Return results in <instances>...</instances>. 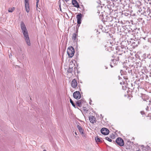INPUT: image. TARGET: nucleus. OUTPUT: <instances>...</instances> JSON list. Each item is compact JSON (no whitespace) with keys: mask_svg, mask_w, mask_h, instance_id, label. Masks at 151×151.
Returning <instances> with one entry per match:
<instances>
[{"mask_svg":"<svg viewBox=\"0 0 151 151\" xmlns=\"http://www.w3.org/2000/svg\"><path fill=\"white\" fill-rule=\"evenodd\" d=\"M20 27L27 44L28 46H30L31 43L28 32L26 26L23 22H21Z\"/></svg>","mask_w":151,"mask_h":151,"instance_id":"1","label":"nucleus"},{"mask_svg":"<svg viewBox=\"0 0 151 151\" xmlns=\"http://www.w3.org/2000/svg\"><path fill=\"white\" fill-rule=\"evenodd\" d=\"M74 49L73 47H70L68 48L67 53L69 57L72 58L73 57L74 55Z\"/></svg>","mask_w":151,"mask_h":151,"instance_id":"2","label":"nucleus"},{"mask_svg":"<svg viewBox=\"0 0 151 151\" xmlns=\"http://www.w3.org/2000/svg\"><path fill=\"white\" fill-rule=\"evenodd\" d=\"M116 142L120 146H122L124 145V141L121 138L119 137L117 138Z\"/></svg>","mask_w":151,"mask_h":151,"instance_id":"3","label":"nucleus"},{"mask_svg":"<svg viewBox=\"0 0 151 151\" xmlns=\"http://www.w3.org/2000/svg\"><path fill=\"white\" fill-rule=\"evenodd\" d=\"M73 96L74 98L77 99H79L81 98V95L78 91H76L73 94Z\"/></svg>","mask_w":151,"mask_h":151,"instance_id":"4","label":"nucleus"},{"mask_svg":"<svg viewBox=\"0 0 151 151\" xmlns=\"http://www.w3.org/2000/svg\"><path fill=\"white\" fill-rule=\"evenodd\" d=\"M77 85L78 83L76 80L75 79H73L71 83L72 87L76 89V88H77Z\"/></svg>","mask_w":151,"mask_h":151,"instance_id":"5","label":"nucleus"},{"mask_svg":"<svg viewBox=\"0 0 151 151\" xmlns=\"http://www.w3.org/2000/svg\"><path fill=\"white\" fill-rule=\"evenodd\" d=\"M101 132L102 134L104 135L108 134L109 133V130L107 128H103L101 129Z\"/></svg>","mask_w":151,"mask_h":151,"instance_id":"6","label":"nucleus"},{"mask_svg":"<svg viewBox=\"0 0 151 151\" xmlns=\"http://www.w3.org/2000/svg\"><path fill=\"white\" fill-rule=\"evenodd\" d=\"M89 119L90 122L91 123L93 124L96 122V118L94 116H90L89 117Z\"/></svg>","mask_w":151,"mask_h":151,"instance_id":"7","label":"nucleus"},{"mask_svg":"<svg viewBox=\"0 0 151 151\" xmlns=\"http://www.w3.org/2000/svg\"><path fill=\"white\" fill-rule=\"evenodd\" d=\"M25 10L28 13L29 11V1L24 2Z\"/></svg>","mask_w":151,"mask_h":151,"instance_id":"8","label":"nucleus"},{"mask_svg":"<svg viewBox=\"0 0 151 151\" xmlns=\"http://www.w3.org/2000/svg\"><path fill=\"white\" fill-rule=\"evenodd\" d=\"M82 15L81 14H78L77 15L76 18L77 20V23L78 24H80L81 23V20Z\"/></svg>","mask_w":151,"mask_h":151,"instance_id":"9","label":"nucleus"},{"mask_svg":"<svg viewBox=\"0 0 151 151\" xmlns=\"http://www.w3.org/2000/svg\"><path fill=\"white\" fill-rule=\"evenodd\" d=\"M72 3L73 4L74 6L76 7H79V5L77 2L76 0H73L72 1Z\"/></svg>","mask_w":151,"mask_h":151,"instance_id":"10","label":"nucleus"},{"mask_svg":"<svg viewBox=\"0 0 151 151\" xmlns=\"http://www.w3.org/2000/svg\"><path fill=\"white\" fill-rule=\"evenodd\" d=\"M77 127L79 131L80 132V133L82 135H83V134H84V133H83V129L80 126L78 125L77 126Z\"/></svg>","mask_w":151,"mask_h":151,"instance_id":"11","label":"nucleus"},{"mask_svg":"<svg viewBox=\"0 0 151 151\" xmlns=\"http://www.w3.org/2000/svg\"><path fill=\"white\" fill-rule=\"evenodd\" d=\"M71 64L69 65V68L68 70V72L69 73H71L73 70V67L71 66Z\"/></svg>","mask_w":151,"mask_h":151,"instance_id":"12","label":"nucleus"},{"mask_svg":"<svg viewBox=\"0 0 151 151\" xmlns=\"http://www.w3.org/2000/svg\"><path fill=\"white\" fill-rule=\"evenodd\" d=\"M78 35L77 34L74 33L73 35L72 39L74 40H76V38L77 37Z\"/></svg>","mask_w":151,"mask_h":151,"instance_id":"13","label":"nucleus"},{"mask_svg":"<svg viewBox=\"0 0 151 151\" xmlns=\"http://www.w3.org/2000/svg\"><path fill=\"white\" fill-rule=\"evenodd\" d=\"M14 9L15 8L14 7L9 8L8 10V11L9 12H12L14 10Z\"/></svg>","mask_w":151,"mask_h":151,"instance_id":"14","label":"nucleus"},{"mask_svg":"<svg viewBox=\"0 0 151 151\" xmlns=\"http://www.w3.org/2000/svg\"><path fill=\"white\" fill-rule=\"evenodd\" d=\"M95 139L96 142H100L101 141L100 139L98 137H95Z\"/></svg>","mask_w":151,"mask_h":151,"instance_id":"15","label":"nucleus"},{"mask_svg":"<svg viewBox=\"0 0 151 151\" xmlns=\"http://www.w3.org/2000/svg\"><path fill=\"white\" fill-rule=\"evenodd\" d=\"M81 100L78 101L77 102V104L79 107H81Z\"/></svg>","mask_w":151,"mask_h":151,"instance_id":"16","label":"nucleus"},{"mask_svg":"<svg viewBox=\"0 0 151 151\" xmlns=\"http://www.w3.org/2000/svg\"><path fill=\"white\" fill-rule=\"evenodd\" d=\"M70 102L71 104L72 105V106L73 107H75V104H74V103L73 102V101L71 99H70Z\"/></svg>","mask_w":151,"mask_h":151,"instance_id":"17","label":"nucleus"},{"mask_svg":"<svg viewBox=\"0 0 151 151\" xmlns=\"http://www.w3.org/2000/svg\"><path fill=\"white\" fill-rule=\"evenodd\" d=\"M105 139L106 140H107L109 142H111L112 141L111 139H110V138L108 137H105Z\"/></svg>","mask_w":151,"mask_h":151,"instance_id":"18","label":"nucleus"},{"mask_svg":"<svg viewBox=\"0 0 151 151\" xmlns=\"http://www.w3.org/2000/svg\"><path fill=\"white\" fill-rule=\"evenodd\" d=\"M36 10L37 11H38V4L36 3Z\"/></svg>","mask_w":151,"mask_h":151,"instance_id":"19","label":"nucleus"},{"mask_svg":"<svg viewBox=\"0 0 151 151\" xmlns=\"http://www.w3.org/2000/svg\"><path fill=\"white\" fill-rule=\"evenodd\" d=\"M38 11L39 12H40V9L39 8H38V11Z\"/></svg>","mask_w":151,"mask_h":151,"instance_id":"20","label":"nucleus"},{"mask_svg":"<svg viewBox=\"0 0 151 151\" xmlns=\"http://www.w3.org/2000/svg\"><path fill=\"white\" fill-rule=\"evenodd\" d=\"M36 1H37V2H36V3H37L38 4L39 2V0H36Z\"/></svg>","mask_w":151,"mask_h":151,"instance_id":"21","label":"nucleus"},{"mask_svg":"<svg viewBox=\"0 0 151 151\" xmlns=\"http://www.w3.org/2000/svg\"><path fill=\"white\" fill-rule=\"evenodd\" d=\"M12 56V55H9V57L10 58H11Z\"/></svg>","mask_w":151,"mask_h":151,"instance_id":"22","label":"nucleus"},{"mask_svg":"<svg viewBox=\"0 0 151 151\" xmlns=\"http://www.w3.org/2000/svg\"><path fill=\"white\" fill-rule=\"evenodd\" d=\"M65 1H66V2H67L69 0H64Z\"/></svg>","mask_w":151,"mask_h":151,"instance_id":"23","label":"nucleus"},{"mask_svg":"<svg viewBox=\"0 0 151 151\" xmlns=\"http://www.w3.org/2000/svg\"><path fill=\"white\" fill-rule=\"evenodd\" d=\"M29 1L28 0H24V2Z\"/></svg>","mask_w":151,"mask_h":151,"instance_id":"24","label":"nucleus"},{"mask_svg":"<svg viewBox=\"0 0 151 151\" xmlns=\"http://www.w3.org/2000/svg\"><path fill=\"white\" fill-rule=\"evenodd\" d=\"M75 134H76V135H77V133L76 132H75Z\"/></svg>","mask_w":151,"mask_h":151,"instance_id":"25","label":"nucleus"},{"mask_svg":"<svg viewBox=\"0 0 151 151\" xmlns=\"http://www.w3.org/2000/svg\"><path fill=\"white\" fill-rule=\"evenodd\" d=\"M141 113L142 114H143V112L142 111H141Z\"/></svg>","mask_w":151,"mask_h":151,"instance_id":"26","label":"nucleus"},{"mask_svg":"<svg viewBox=\"0 0 151 151\" xmlns=\"http://www.w3.org/2000/svg\"><path fill=\"white\" fill-rule=\"evenodd\" d=\"M43 151H47L46 150H44Z\"/></svg>","mask_w":151,"mask_h":151,"instance_id":"27","label":"nucleus"},{"mask_svg":"<svg viewBox=\"0 0 151 151\" xmlns=\"http://www.w3.org/2000/svg\"><path fill=\"white\" fill-rule=\"evenodd\" d=\"M111 65V67H113V66H112L111 65Z\"/></svg>","mask_w":151,"mask_h":151,"instance_id":"28","label":"nucleus"},{"mask_svg":"<svg viewBox=\"0 0 151 151\" xmlns=\"http://www.w3.org/2000/svg\"><path fill=\"white\" fill-rule=\"evenodd\" d=\"M30 100H31V98H30Z\"/></svg>","mask_w":151,"mask_h":151,"instance_id":"29","label":"nucleus"}]
</instances>
